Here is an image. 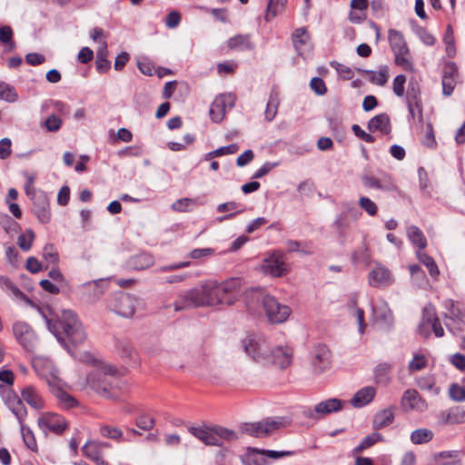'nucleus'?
Segmentation results:
<instances>
[{
  "instance_id": "nucleus-59",
  "label": "nucleus",
  "mask_w": 465,
  "mask_h": 465,
  "mask_svg": "<svg viewBox=\"0 0 465 465\" xmlns=\"http://www.w3.org/2000/svg\"><path fill=\"white\" fill-rule=\"evenodd\" d=\"M449 394L454 401L462 402L465 401V389L459 384L452 383L450 386Z\"/></svg>"
},
{
  "instance_id": "nucleus-18",
  "label": "nucleus",
  "mask_w": 465,
  "mask_h": 465,
  "mask_svg": "<svg viewBox=\"0 0 465 465\" xmlns=\"http://www.w3.org/2000/svg\"><path fill=\"white\" fill-rule=\"evenodd\" d=\"M283 254L280 252H273L264 258L262 264V271L264 274L272 277H282L286 272Z\"/></svg>"
},
{
  "instance_id": "nucleus-46",
  "label": "nucleus",
  "mask_w": 465,
  "mask_h": 465,
  "mask_svg": "<svg viewBox=\"0 0 465 465\" xmlns=\"http://www.w3.org/2000/svg\"><path fill=\"white\" fill-rule=\"evenodd\" d=\"M132 266L135 270H144L154 262L153 257L149 253H140L132 258Z\"/></svg>"
},
{
  "instance_id": "nucleus-7",
  "label": "nucleus",
  "mask_w": 465,
  "mask_h": 465,
  "mask_svg": "<svg viewBox=\"0 0 465 465\" xmlns=\"http://www.w3.org/2000/svg\"><path fill=\"white\" fill-rule=\"evenodd\" d=\"M291 424L287 417H274L263 421L245 424V431L253 437H264Z\"/></svg>"
},
{
  "instance_id": "nucleus-53",
  "label": "nucleus",
  "mask_w": 465,
  "mask_h": 465,
  "mask_svg": "<svg viewBox=\"0 0 465 465\" xmlns=\"http://www.w3.org/2000/svg\"><path fill=\"white\" fill-rule=\"evenodd\" d=\"M35 239V232L32 229H27L25 232L19 235L17 243L20 249L27 252L31 249L33 241Z\"/></svg>"
},
{
  "instance_id": "nucleus-8",
  "label": "nucleus",
  "mask_w": 465,
  "mask_h": 465,
  "mask_svg": "<svg viewBox=\"0 0 465 465\" xmlns=\"http://www.w3.org/2000/svg\"><path fill=\"white\" fill-rule=\"evenodd\" d=\"M13 334L19 345L28 353H35L38 337L31 325L25 322H15L13 324Z\"/></svg>"
},
{
  "instance_id": "nucleus-48",
  "label": "nucleus",
  "mask_w": 465,
  "mask_h": 465,
  "mask_svg": "<svg viewBox=\"0 0 465 465\" xmlns=\"http://www.w3.org/2000/svg\"><path fill=\"white\" fill-rule=\"evenodd\" d=\"M383 440L382 436L380 433L372 432L367 435L361 443L353 450L354 453H360L362 450L371 447L375 443Z\"/></svg>"
},
{
  "instance_id": "nucleus-52",
  "label": "nucleus",
  "mask_w": 465,
  "mask_h": 465,
  "mask_svg": "<svg viewBox=\"0 0 465 465\" xmlns=\"http://www.w3.org/2000/svg\"><path fill=\"white\" fill-rule=\"evenodd\" d=\"M428 360L422 353H415L412 360L409 362L408 369L410 372L419 371L426 368Z\"/></svg>"
},
{
  "instance_id": "nucleus-62",
  "label": "nucleus",
  "mask_w": 465,
  "mask_h": 465,
  "mask_svg": "<svg viewBox=\"0 0 465 465\" xmlns=\"http://www.w3.org/2000/svg\"><path fill=\"white\" fill-rule=\"evenodd\" d=\"M214 254L213 248H197L190 252L188 256L193 260H203Z\"/></svg>"
},
{
  "instance_id": "nucleus-16",
  "label": "nucleus",
  "mask_w": 465,
  "mask_h": 465,
  "mask_svg": "<svg viewBox=\"0 0 465 465\" xmlns=\"http://www.w3.org/2000/svg\"><path fill=\"white\" fill-rule=\"evenodd\" d=\"M235 96L232 94H220L215 97L210 106V115L213 122L220 123L223 120L226 110L234 106Z\"/></svg>"
},
{
  "instance_id": "nucleus-35",
  "label": "nucleus",
  "mask_w": 465,
  "mask_h": 465,
  "mask_svg": "<svg viewBox=\"0 0 465 465\" xmlns=\"http://www.w3.org/2000/svg\"><path fill=\"white\" fill-rule=\"evenodd\" d=\"M434 465H462L457 450L441 451L434 455Z\"/></svg>"
},
{
  "instance_id": "nucleus-14",
  "label": "nucleus",
  "mask_w": 465,
  "mask_h": 465,
  "mask_svg": "<svg viewBox=\"0 0 465 465\" xmlns=\"http://www.w3.org/2000/svg\"><path fill=\"white\" fill-rule=\"evenodd\" d=\"M2 398L7 408L15 414L18 422L25 421L27 411L17 394L10 388L0 386Z\"/></svg>"
},
{
  "instance_id": "nucleus-43",
  "label": "nucleus",
  "mask_w": 465,
  "mask_h": 465,
  "mask_svg": "<svg viewBox=\"0 0 465 465\" xmlns=\"http://www.w3.org/2000/svg\"><path fill=\"white\" fill-rule=\"evenodd\" d=\"M433 439V432L429 429H418L411 432V440L413 444L420 445L430 442Z\"/></svg>"
},
{
  "instance_id": "nucleus-54",
  "label": "nucleus",
  "mask_w": 465,
  "mask_h": 465,
  "mask_svg": "<svg viewBox=\"0 0 465 465\" xmlns=\"http://www.w3.org/2000/svg\"><path fill=\"white\" fill-rule=\"evenodd\" d=\"M43 258L50 264H56L59 261V253L52 243H46L43 248Z\"/></svg>"
},
{
  "instance_id": "nucleus-39",
  "label": "nucleus",
  "mask_w": 465,
  "mask_h": 465,
  "mask_svg": "<svg viewBox=\"0 0 465 465\" xmlns=\"http://www.w3.org/2000/svg\"><path fill=\"white\" fill-rule=\"evenodd\" d=\"M310 35L304 27L298 28L292 34V42L296 51L302 54L305 47L309 45Z\"/></svg>"
},
{
  "instance_id": "nucleus-25",
  "label": "nucleus",
  "mask_w": 465,
  "mask_h": 465,
  "mask_svg": "<svg viewBox=\"0 0 465 465\" xmlns=\"http://www.w3.org/2000/svg\"><path fill=\"white\" fill-rule=\"evenodd\" d=\"M401 404L406 410L423 411L427 409L426 401L415 390H407L402 396Z\"/></svg>"
},
{
  "instance_id": "nucleus-11",
  "label": "nucleus",
  "mask_w": 465,
  "mask_h": 465,
  "mask_svg": "<svg viewBox=\"0 0 465 465\" xmlns=\"http://www.w3.org/2000/svg\"><path fill=\"white\" fill-rule=\"evenodd\" d=\"M246 353L254 361L265 363L269 359V347L266 341L256 335H250L243 341Z\"/></svg>"
},
{
  "instance_id": "nucleus-3",
  "label": "nucleus",
  "mask_w": 465,
  "mask_h": 465,
  "mask_svg": "<svg viewBox=\"0 0 465 465\" xmlns=\"http://www.w3.org/2000/svg\"><path fill=\"white\" fill-rule=\"evenodd\" d=\"M388 34L389 43L394 54L395 64L407 72H413L414 65L403 35L395 29H390Z\"/></svg>"
},
{
  "instance_id": "nucleus-55",
  "label": "nucleus",
  "mask_w": 465,
  "mask_h": 465,
  "mask_svg": "<svg viewBox=\"0 0 465 465\" xmlns=\"http://www.w3.org/2000/svg\"><path fill=\"white\" fill-rule=\"evenodd\" d=\"M392 369V364L389 362H381L375 368V377L378 381H387L388 374Z\"/></svg>"
},
{
  "instance_id": "nucleus-12",
  "label": "nucleus",
  "mask_w": 465,
  "mask_h": 465,
  "mask_svg": "<svg viewBox=\"0 0 465 465\" xmlns=\"http://www.w3.org/2000/svg\"><path fill=\"white\" fill-rule=\"evenodd\" d=\"M173 306L176 312L204 307L199 285L181 291L173 302Z\"/></svg>"
},
{
  "instance_id": "nucleus-23",
  "label": "nucleus",
  "mask_w": 465,
  "mask_h": 465,
  "mask_svg": "<svg viewBox=\"0 0 465 465\" xmlns=\"http://www.w3.org/2000/svg\"><path fill=\"white\" fill-rule=\"evenodd\" d=\"M393 276L389 269L376 264L369 272V282L374 287H385L392 284Z\"/></svg>"
},
{
  "instance_id": "nucleus-57",
  "label": "nucleus",
  "mask_w": 465,
  "mask_h": 465,
  "mask_svg": "<svg viewBox=\"0 0 465 465\" xmlns=\"http://www.w3.org/2000/svg\"><path fill=\"white\" fill-rule=\"evenodd\" d=\"M285 3H286V0H278L276 3H273L272 0H270L268 6H267L265 19L267 21H270L272 18H274L276 16V15L278 14V12L280 11V9L284 6Z\"/></svg>"
},
{
  "instance_id": "nucleus-21",
  "label": "nucleus",
  "mask_w": 465,
  "mask_h": 465,
  "mask_svg": "<svg viewBox=\"0 0 465 465\" xmlns=\"http://www.w3.org/2000/svg\"><path fill=\"white\" fill-rule=\"evenodd\" d=\"M292 350L289 346H277L269 350V359L265 363L271 362L275 366L285 369L292 363Z\"/></svg>"
},
{
  "instance_id": "nucleus-9",
  "label": "nucleus",
  "mask_w": 465,
  "mask_h": 465,
  "mask_svg": "<svg viewBox=\"0 0 465 465\" xmlns=\"http://www.w3.org/2000/svg\"><path fill=\"white\" fill-rule=\"evenodd\" d=\"M138 300L135 296L126 292H116L109 302V308L124 318L132 317L136 310Z\"/></svg>"
},
{
  "instance_id": "nucleus-19",
  "label": "nucleus",
  "mask_w": 465,
  "mask_h": 465,
  "mask_svg": "<svg viewBox=\"0 0 465 465\" xmlns=\"http://www.w3.org/2000/svg\"><path fill=\"white\" fill-rule=\"evenodd\" d=\"M312 365L315 373H322L331 367V351L326 345L314 347L311 355Z\"/></svg>"
},
{
  "instance_id": "nucleus-49",
  "label": "nucleus",
  "mask_w": 465,
  "mask_h": 465,
  "mask_svg": "<svg viewBox=\"0 0 465 465\" xmlns=\"http://www.w3.org/2000/svg\"><path fill=\"white\" fill-rule=\"evenodd\" d=\"M417 386L423 391H429L433 395L440 393V388L435 385V381L431 376L420 377L417 380Z\"/></svg>"
},
{
  "instance_id": "nucleus-13",
  "label": "nucleus",
  "mask_w": 465,
  "mask_h": 465,
  "mask_svg": "<svg viewBox=\"0 0 465 465\" xmlns=\"http://www.w3.org/2000/svg\"><path fill=\"white\" fill-rule=\"evenodd\" d=\"M406 101L410 115L412 118L418 116L421 120L422 105L420 97V87L418 80L415 77H411L409 81L406 93Z\"/></svg>"
},
{
  "instance_id": "nucleus-27",
  "label": "nucleus",
  "mask_w": 465,
  "mask_h": 465,
  "mask_svg": "<svg viewBox=\"0 0 465 465\" xmlns=\"http://www.w3.org/2000/svg\"><path fill=\"white\" fill-rule=\"evenodd\" d=\"M0 287L5 292L13 295L15 299L23 301L29 306H34V302L8 277H0Z\"/></svg>"
},
{
  "instance_id": "nucleus-10",
  "label": "nucleus",
  "mask_w": 465,
  "mask_h": 465,
  "mask_svg": "<svg viewBox=\"0 0 465 465\" xmlns=\"http://www.w3.org/2000/svg\"><path fill=\"white\" fill-rule=\"evenodd\" d=\"M239 292L240 281L238 279H229L222 282L216 281L217 305H232L237 300Z\"/></svg>"
},
{
  "instance_id": "nucleus-15",
  "label": "nucleus",
  "mask_w": 465,
  "mask_h": 465,
  "mask_svg": "<svg viewBox=\"0 0 465 465\" xmlns=\"http://www.w3.org/2000/svg\"><path fill=\"white\" fill-rule=\"evenodd\" d=\"M343 401L336 399H327L325 401H320L317 403L313 409L307 410L304 414L306 417L320 420L324 418L325 416L337 412L342 409Z\"/></svg>"
},
{
  "instance_id": "nucleus-36",
  "label": "nucleus",
  "mask_w": 465,
  "mask_h": 465,
  "mask_svg": "<svg viewBox=\"0 0 465 465\" xmlns=\"http://www.w3.org/2000/svg\"><path fill=\"white\" fill-rule=\"evenodd\" d=\"M102 280L86 282L83 285V292L89 302H94L100 298L104 292Z\"/></svg>"
},
{
  "instance_id": "nucleus-29",
  "label": "nucleus",
  "mask_w": 465,
  "mask_h": 465,
  "mask_svg": "<svg viewBox=\"0 0 465 465\" xmlns=\"http://www.w3.org/2000/svg\"><path fill=\"white\" fill-rule=\"evenodd\" d=\"M462 315L460 309L451 302L449 312L446 315L445 325L451 332L455 333L462 330Z\"/></svg>"
},
{
  "instance_id": "nucleus-5",
  "label": "nucleus",
  "mask_w": 465,
  "mask_h": 465,
  "mask_svg": "<svg viewBox=\"0 0 465 465\" xmlns=\"http://www.w3.org/2000/svg\"><path fill=\"white\" fill-rule=\"evenodd\" d=\"M189 431L206 445L222 446L223 440L236 439V434L233 430L223 427H191Z\"/></svg>"
},
{
  "instance_id": "nucleus-17",
  "label": "nucleus",
  "mask_w": 465,
  "mask_h": 465,
  "mask_svg": "<svg viewBox=\"0 0 465 465\" xmlns=\"http://www.w3.org/2000/svg\"><path fill=\"white\" fill-rule=\"evenodd\" d=\"M33 202V211L37 220L42 223L50 222L51 213L49 209V199L47 194L38 190L36 193L27 195Z\"/></svg>"
},
{
  "instance_id": "nucleus-26",
  "label": "nucleus",
  "mask_w": 465,
  "mask_h": 465,
  "mask_svg": "<svg viewBox=\"0 0 465 465\" xmlns=\"http://www.w3.org/2000/svg\"><path fill=\"white\" fill-rule=\"evenodd\" d=\"M350 6L349 20L351 23L360 24L366 19L369 0H351Z\"/></svg>"
},
{
  "instance_id": "nucleus-40",
  "label": "nucleus",
  "mask_w": 465,
  "mask_h": 465,
  "mask_svg": "<svg viewBox=\"0 0 465 465\" xmlns=\"http://www.w3.org/2000/svg\"><path fill=\"white\" fill-rule=\"evenodd\" d=\"M108 49L106 42H102L96 52V70L99 73H105L110 68V62L107 60Z\"/></svg>"
},
{
  "instance_id": "nucleus-42",
  "label": "nucleus",
  "mask_w": 465,
  "mask_h": 465,
  "mask_svg": "<svg viewBox=\"0 0 465 465\" xmlns=\"http://www.w3.org/2000/svg\"><path fill=\"white\" fill-rule=\"evenodd\" d=\"M60 386H53L54 394L58 400L59 404L64 409H71L77 405V401L69 393L63 391Z\"/></svg>"
},
{
  "instance_id": "nucleus-41",
  "label": "nucleus",
  "mask_w": 465,
  "mask_h": 465,
  "mask_svg": "<svg viewBox=\"0 0 465 465\" xmlns=\"http://www.w3.org/2000/svg\"><path fill=\"white\" fill-rule=\"evenodd\" d=\"M363 73L369 76V80L377 85H384L388 82L389 68L387 65L380 67L378 71L364 70Z\"/></svg>"
},
{
  "instance_id": "nucleus-24",
  "label": "nucleus",
  "mask_w": 465,
  "mask_h": 465,
  "mask_svg": "<svg viewBox=\"0 0 465 465\" xmlns=\"http://www.w3.org/2000/svg\"><path fill=\"white\" fill-rule=\"evenodd\" d=\"M204 307L217 306L215 293L216 280H204L198 284Z\"/></svg>"
},
{
  "instance_id": "nucleus-47",
  "label": "nucleus",
  "mask_w": 465,
  "mask_h": 465,
  "mask_svg": "<svg viewBox=\"0 0 465 465\" xmlns=\"http://www.w3.org/2000/svg\"><path fill=\"white\" fill-rule=\"evenodd\" d=\"M20 424V430L23 437V440L25 444L33 451H35L37 450V444L35 438V435L31 429L27 427L24 421L19 422Z\"/></svg>"
},
{
  "instance_id": "nucleus-37",
  "label": "nucleus",
  "mask_w": 465,
  "mask_h": 465,
  "mask_svg": "<svg viewBox=\"0 0 465 465\" xmlns=\"http://www.w3.org/2000/svg\"><path fill=\"white\" fill-rule=\"evenodd\" d=\"M394 420V409L388 408L384 409L378 413L375 414L373 419V427L374 429H382L390 424H391Z\"/></svg>"
},
{
  "instance_id": "nucleus-28",
  "label": "nucleus",
  "mask_w": 465,
  "mask_h": 465,
  "mask_svg": "<svg viewBox=\"0 0 465 465\" xmlns=\"http://www.w3.org/2000/svg\"><path fill=\"white\" fill-rule=\"evenodd\" d=\"M457 75L458 70L454 64L445 67L441 82L444 95L449 96L452 94L456 85Z\"/></svg>"
},
{
  "instance_id": "nucleus-50",
  "label": "nucleus",
  "mask_w": 465,
  "mask_h": 465,
  "mask_svg": "<svg viewBox=\"0 0 465 465\" xmlns=\"http://www.w3.org/2000/svg\"><path fill=\"white\" fill-rule=\"evenodd\" d=\"M0 99L7 103H15L18 99V94L12 85L0 82Z\"/></svg>"
},
{
  "instance_id": "nucleus-61",
  "label": "nucleus",
  "mask_w": 465,
  "mask_h": 465,
  "mask_svg": "<svg viewBox=\"0 0 465 465\" xmlns=\"http://www.w3.org/2000/svg\"><path fill=\"white\" fill-rule=\"evenodd\" d=\"M44 126L48 132H57L62 126V120L56 114H51L44 122Z\"/></svg>"
},
{
  "instance_id": "nucleus-32",
  "label": "nucleus",
  "mask_w": 465,
  "mask_h": 465,
  "mask_svg": "<svg viewBox=\"0 0 465 465\" xmlns=\"http://www.w3.org/2000/svg\"><path fill=\"white\" fill-rule=\"evenodd\" d=\"M227 45L230 49L236 51H248L254 48V45L251 41L249 35H234L228 40Z\"/></svg>"
},
{
  "instance_id": "nucleus-1",
  "label": "nucleus",
  "mask_w": 465,
  "mask_h": 465,
  "mask_svg": "<svg viewBox=\"0 0 465 465\" xmlns=\"http://www.w3.org/2000/svg\"><path fill=\"white\" fill-rule=\"evenodd\" d=\"M47 327L58 341L67 347L64 338L74 345L82 344L86 339V333L77 315L71 310H63L57 320L46 319Z\"/></svg>"
},
{
  "instance_id": "nucleus-56",
  "label": "nucleus",
  "mask_w": 465,
  "mask_h": 465,
  "mask_svg": "<svg viewBox=\"0 0 465 465\" xmlns=\"http://www.w3.org/2000/svg\"><path fill=\"white\" fill-rule=\"evenodd\" d=\"M359 205L369 215L374 216L378 212L376 203L369 197L361 196L359 199Z\"/></svg>"
},
{
  "instance_id": "nucleus-20",
  "label": "nucleus",
  "mask_w": 465,
  "mask_h": 465,
  "mask_svg": "<svg viewBox=\"0 0 465 465\" xmlns=\"http://www.w3.org/2000/svg\"><path fill=\"white\" fill-rule=\"evenodd\" d=\"M38 424L44 431L48 430L56 434L62 433L67 428L65 420L62 416L54 413L43 414L38 419Z\"/></svg>"
},
{
  "instance_id": "nucleus-30",
  "label": "nucleus",
  "mask_w": 465,
  "mask_h": 465,
  "mask_svg": "<svg viewBox=\"0 0 465 465\" xmlns=\"http://www.w3.org/2000/svg\"><path fill=\"white\" fill-rule=\"evenodd\" d=\"M375 393V388L371 386L364 387L353 395L351 400V403L355 408H361L373 400Z\"/></svg>"
},
{
  "instance_id": "nucleus-4",
  "label": "nucleus",
  "mask_w": 465,
  "mask_h": 465,
  "mask_svg": "<svg viewBox=\"0 0 465 465\" xmlns=\"http://www.w3.org/2000/svg\"><path fill=\"white\" fill-rule=\"evenodd\" d=\"M115 369L112 366H104L97 369L88 377V382L93 390L101 395L112 398L110 392L117 380L114 377Z\"/></svg>"
},
{
  "instance_id": "nucleus-6",
  "label": "nucleus",
  "mask_w": 465,
  "mask_h": 465,
  "mask_svg": "<svg viewBox=\"0 0 465 465\" xmlns=\"http://www.w3.org/2000/svg\"><path fill=\"white\" fill-rule=\"evenodd\" d=\"M32 366L37 375L45 379L51 388L63 385V381L59 377V370L49 358L35 356L32 360Z\"/></svg>"
},
{
  "instance_id": "nucleus-38",
  "label": "nucleus",
  "mask_w": 465,
  "mask_h": 465,
  "mask_svg": "<svg viewBox=\"0 0 465 465\" xmlns=\"http://www.w3.org/2000/svg\"><path fill=\"white\" fill-rule=\"evenodd\" d=\"M407 235L412 244L419 249L418 251H423L426 248L427 240L420 228L415 225L409 226Z\"/></svg>"
},
{
  "instance_id": "nucleus-51",
  "label": "nucleus",
  "mask_w": 465,
  "mask_h": 465,
  "mask_svg": "<svg viewBox=\"0 0 465 465\" xmlns=\"http://www.w3.org/2000/svg\"><path fill=\"white\" fill-rule=\"evenodd\" d=\"M100 434L104 438L118 441L124 440L123 431L114 426L102 425L100 427Z\"/></svg>"
},
{
  "instance_id": "nucleus-22",
  "label": "nucleus",
  "mask_w": 465,
  "mask_h": 465,
  "mask_svg": "<svg viewBox=\"0 0 465 465\" xmlns=\"http://www.w3.org/2000/svg\"><path fill=\"white\" fill-rule=\"evenodd\" d=\"M105 448H110V444L104 441L92 440L87 441L84 445L83 452L85 457L93 460L96 465H110L102 457L103 450Z\"/></svg>"
},
{
  "instance_id": "nucleus-34",
  "label": "nucleus",
  "mask_w": 465,
  "mask_h": 465,
  "mask_svg": "<svg viewBox=\"0 0 465 465\" xmlns=\"http://www.w3.org/2000/svg\"><path fill=\"white\" fill-rule=\"evenodd\" d=\"M439 319L436 316L435 310L432 306H426L422 314V321L419 326V331L421 335L427 336L429 334L428 329L436 323Z\"/></svg>"
},
{
  "instance_id": "nucleus-2",
  "label": "nucleus",
  "mask_w": 465,
  "mask_h": 465,
  "mask_svg": "<svg viewBox=\"0 0 465 465\" xmlns=\"http://www.w3.org/2000/svg\"><path fill=\"white\" fill-rule=\"evenodd\" d=\"M247 299L249 310L254 307V303H261L269 321L272 323H282L291 314V309L287 305L280 303L273 296L269 294H263L261 292H251Z\"/></svg>"
},
{
  "instance_id": "nucleus-63",
  "label": "nucleus",
  "mask_w": 465,
  "mask_h": 465,
  "mask_svg": "<svg viewBox=\"0 0 465 465\" xmlns=\"http://www.w3.org/2000/svg\"><path fill=\"white\" fill-rule=\"evenodd\" d=\"M406 76L404 74H398L392 83V90L396 96L402 97L404 95Z\"/></svg>"
},
{
  "instance_id": "nucleus-58",
  "label": "nucleus",
  "mask_w": 465,
  "mask_h": 465,
  "mask_svg": "<svg viewBox=\"0 0 465 465\" xmlns=\"http://www.w3.org/2000/svg\"><path fill=\"white\" fill-rule=\"evenodd\" d=\"M444 44L446 45V52L449 56H453L455 54L454 46V35L451 26L449 25L443 38Z\"/></svg>"
},
{
  "instance_id": "nucleus-44",
  "label": "nucleus",
  "mask_w": 465,
  "mask_h": 465,
  "mask_svg": "<svg viewBox=\"0 0 465 465\" xmlns=\"http://www.w3.org/2000/svg\"><path fill=\"white\" fill-rule=\"evenodd\" d=\"M280 104V99L276 93H272L269 96L264 116L268 122L272 121L277 114V110Z\"/></svg>"
},
{
  "instance_id": "nucleus-31",
  "label": "nucleus",
  "mask_w": 465,
  "mask_h": 465,
  "mask_svg": "<svg viewBox=\"0 0 465 465\" xmlns=\"http://www.w3.org/2000/svg\"><path fill=\"white\" fill-rule=\"evenodd\" d=\"M368 129L370 132L379 131L382 134H390L391 127L388 114H380L372 117L368 123Z\"/></svg>"
},
{
  "instance_id": "nucleus-45",
  "label": "nucleus",
  "mask_w": 465,
  "mask_h": 465,
  "mask_svg": "<svg viewBox=\"0 0 465 465\" xmlns=\"http://www.w3.org/2000/svg\"><path fill=\"white\" fill-rule=\"evenodd\" d=\"M417 258L426 266L431 277H437L439 275L440 271L432 257L429 256L423 251H417Z\"/></svg>"
},
{
  "instance_id": "nucleus-64",
  "label": "nucleus",
  "mask_w": 465,
  "mask_h": 465,
  "mask_svg": "<svg viewBox=\"0 0 465 465\" xmlns=\"http://www.w3.org/2000/svg\"><path fill=\"white\" fill-rule=\"evenodd\" d=\"M194 203H196V200L194 199L182 198L174 202L172 205V208L176 212H187Z\"/></svg>"
},
{
  "instance_id": "nucleus-60",
  "label": "nucleus",
  "mask_w": 465,
  "mask_h": 465,
  "mask_svg": "<svg viewBox=\"0 0 465 465\" xmlns=\"http://www.w3.org/2000/svg\"><path fill=\"white\" fill-rule=\"evenodd\" d=\"M254 448L247 449V455L245 456L243 462L245 465H264L265 460L263 458H258L257 455H261L260 452L254 451Z\"/></svg>"
},
{
  "instance_id": "nucleus-33",
  "label": "nucleus",
  "mask_w": 465,
  "mask_h": 465,
  "mask_svg": "<svg viewBox=\"0 0 465 465\" xmlns=\"http://www.w3.org/2000/svg\"><path fill=\"white\" fill-rule=\"evenodd\" d=\"M23 400L31 407L40 410L44 407V401L38 391L33 386H27L22 391Z\"/></svg>"
}]
</instances>
